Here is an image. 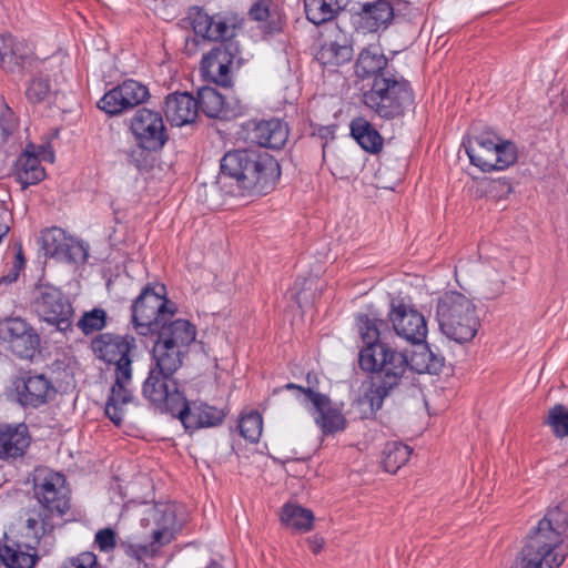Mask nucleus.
<instances>
[{"instance_id": "45", "label": "nucleus", "mask_w": 568, "mask_h": 568, "mask_svg": "<svg viewBox=\"0 0 568 568\" xmlns=\"http://www.w3.org/2000/svg\"><path fill=\"white\" fill-rule=\"evenodd\" d=\"M16 247L17 252L12 265L9 272L0 277V285H10L14 283L18 280L20 273L24 270L26 258L23 255L22 246L21 244H18Z\"/></svg>"}, {"instance_id": "3", "label": "nucleus", "mask_w": 568, "mask_h": 568, "mask_svg": "<svg viewBox=\"0 0 568 568\" xmlns=\"http://www.w3.org/2000/svg\"><path fill=\"white\" fill-rule=\"evenodd\" d=\"M94 356L114 366V382L105 404V415L116 426L121 425L128 405L134 400L133 364L138 356L136 339L132 335L101 333L91 341Z\"/></svg>"}, {"instance_id": "39", "label": "nucleus", "mask_w": 568, "mask_h": 568, "mask_svg": "<svg viewBox=\"0 0 568 568\" xmlns=\"http://www.w3.org/2000/svg\"><path fill=\"white\" fill-rule=\"evenodd\" d=\"M51 84L48 78L37 75L30 80L26 89V98L32 104H38L50 95Z\"/></svg>"}, {"instance_id": "33", "label": "nucleus", "mask_w": 568, "mask_h": 568, "mask_svg": "<svg viewBox=\"0 0 568 568\" xmlns=\"http://www.w3.org/2000/svg\"><path fill=\"white\" fill-rule=\"evenodd\" d=\"M281 521L284 526L301 532L313 528V511L295 504H286L281 511Z\"/></svg>"}, {"instance_id": "15", "label": "nucleus", "mask_w": 568, "mask_h": 568, "mask_svg": "<svg viewBox=\"0 0 568 568\" xmlns=\"http://www.w3.org/2000/svg\"><path fill=\"white\" fill-rule=\"evenodd\" d=\"M131 130L136 141L146 149H162L168 140L161 113L150 109L138 110L131 120Z\"/></svg>"}, {"instance_id": "4", "label": "nucleus", "mask_w": 568, "mask_h": 568, "mask_svg": "<svg viewBox=\"0 0 568 568\" xmlns=\"http://www.w3.org/2000/svg\"><path fill=\"white\" fill-rule=\"evenodd\" d=\"M520 568H559L568 556V499L547 508L525 538Z\"/></svg>"}, {"instance_id": "19", "label": "nucleus", "mask_w": 568, "mask_h": 568, "mask_svg": "<svg viewBox=\"0 0 568 568\" xmlns=\"http://www.w3.org/2000/svg\"><path fill=\"white\" fill-rule=\"evenodd\" d=\"M155 525L152 537L156 542H171L176 530L175 510L169 504H155L149 508L142 518V524L148 526L150 523Z\"/></svg>"}, {"instance_id": "43", "label": "nucleus", "mask_w": 568, "mask_h": 568, "mask_svg": "<svg viewBox=\"0 0 568 568\" xmlns=\"http://www.w3.org/2000/svg\"><path fill=\"white\" fill-rule=\"evenodd\" d=\"M189 18L191 19L195 34L207 40L214 18L204 12L200 7L191 8Z\"/></svg>"}, {"instance_id": "40", "label": "nucleus", "mask_w": 568, "mask_h": 568, "mask_svg": "<svg viewBox=\"0 0 568 568\" xmlns=\"http://www.w3.org/2000/svg\"><path fill=\"white\" fill-rule=\"evenodd\" d=\"M555 436L562 438L568 437V409L561 404L555 405L549 409L548 417L546 419Z\"/></svg>"}, {"instance_id": "31", "label": "nucleus", "mask_w": 568, "mask_h": 568, "mask_svg": "<svg viewBox=\"0 0 568 568\" xmlns=\"http://www.w3.org/2000/svg\"><path fill=\"white\" fill-rule=\"evenodd\" d=\"M44 176V169L41 166L38 156L28 151L20 155L17 161L16 178L21 185V190L38 184Z\"/></svg>"}, {"instance_id": "36", "label": "nucleus", "mask_w": 568, "mask_h": 568, "mask_svg": "<svg viewBox=\"0 0 568 568\" xmlns=\"http://www.w3.org/2000/svg\"><path fill=\"white\" fill-rule=\"evenodd\" d=\"M315 57L323 65L337 67L352 59L353 49L346 43L341 44L337 41H329L322 44Z\"/></svg>"}, {"instance_id": "30", "label": "nucleus", "mask_w": 568, "mask_h": 568, "mask_svg": "<svg viewBox=\"0 0 568 568\" xmlns=\"http://www.w3.org/2000/svg\"><path fill=\"white\" fill-rule=\"evenodd\" d=\"M387 59L381 52L379 48L369 45L364 49L356 62V73L361 78L372 77L376 78L378 74L392 73L386 70Z\"/></svg>"}, {"instance_id": "57", "label": "nucleus", "mask_w": 568, "mask_h": 568, "mask_svg": "<svg viewBox=\"0 0 568 568\" xmlns=\"http://www.w3.org/2000/svg\"><path fill=\"white\" fill-rule=\"evenodd\" d=\"M38 526V520L34 518H29L27 520V527L31 530H36V527Z\"/></svg>"}, {"instance_id": "51", "label": "nucleus", "mask_w": 568, "mask_h": 568, "mask_svg": "<svg viewBox=\"0 0 568 568\" xmlns=\"http://www.w3.org/2000/svg\"><path fill=\"white\" fill-rule=\"evenodd\" d=\"M74 568H100L97 555L91 551H84L73 558Z\"/></svg>"}, {"instance_id": "46", "label": "nucleus", "mask_w": 568, "mask_h": 568, "mask_svg": "<svg viewBox=\"0 0 568 568\" xmlns=\"http://www.w3.org/2000/svg\"><path fill=\"white\" fill-rule=\"evenodd\" d=\"M116 532L112 528H103L97 531L94 542L101 552H111L116 547Z\"/></svg>"}, {"instance_id": "17", "label": "nucleus", "mask_w": 568, "mask_h": 568, "mask_svg": "<svg viewBox=\"0 0 568 568\" xmlns=\"http://www.w3.org/2000/svg\"><path fill=\"white\" fill-rule=\"evenodd\" d=\"M185 429L195 430L202 427H214L224 419V412L214 406L201 402H187L183 399L175 415Z\"/></svg>"}, {"instance_id": "12", "label": "nucleus", "mask_w": 568, "mask_h": 568, "mask_svg": "<svg viewBox=\"0 0 568 568\" xmlns=\"http://www.w3.org/2000/svg\"><path fill=\"white\" fill-rule=\"evenodd\" d=\"M0 336L8 343L9 349L20 358H32L40 346V336L37 331L20 317L2 321Z\"/></svg>"}, {"instance_id": "32", "label": "nucleus", "mask_w": 568, "mask_h": 568, "mask_svg": "<svg viewBox=\"0 0 568 568\" xmlns=\"http://www.w3.org/2000/svg\"><path fill=\"white\" fill-rule=\"evenodd\" d=\"M351 134L367 152L376 153L382 149L383 138L364 118H356L351 122Z\"/></svg>"}, {"instance_id": "34", "label": "nucleus", "mask_w": 568, "mask_h": 568, "mask_svg": "<svg viewBox=\"0 0 568 568\" xmlns=\"http://www.w3.org/2000/svg\"><path fill=\"white\" fill-rule=\"evenodd\" d=\"M195 100L197 111L201 110L209 118H224L227 114L224 97L214 88H201Z\"/></svg>"}, {"instance_id": "21", "label": "nucleus", "mask_w": 568, "mask_h": 568, "mask_svg": "<svg viewBox=\"0 0 568 568\" xmlns=\"http://www.w3.org/2000/svg\"><path fill=\"white\" fill-rule=\"evenodd\" d=\"M287 138V125L278 119L256 122L250 131L252 142L268 149H281L286 143Z\"/></svg>"}, {"instance_id": "8", "label": "nucleus", "mask_w": 568, "mask_h": 568, "mask_svg": "<svg viewBox=\"0 0 568 568\" xmlns=\"http://www.w3.org/2000/svg\"><path fill=\"white\" fill-rule=\"evenodd\" d=\"M164 294L163 285H148L133 302L132 323L140 335L155 334L161 323L172 320L174 310L168 306Z\"/></svg>"}, {"instance_id": "58", "label": "nucleus", "mask_w": 568, "mask_h": 568, "mask_svg": "<svg viewBox=\"0 0 568 568\" xmlns=\"http://www.w3.org/2000/svg\"><path fill=\"white\" fill-rule=\"evenodd\" d=\"M206 568H222V567L216 562H211Z\"/></svg>"}, {"instance_id": "10", "label": "nucleus", "mask_w": 568, "mask_h": 568, "mask_svg": "<svg viewBox=\"0 0 568 568\" xmlns=\"http://www.w3.org/2000/svg\"><path fill=\"white\" fill-rule=\"evenodd\" d=\"M31 305L40 320L58 331L67 332L71 327V304L63 301L58 288L49 285L36 287Z\"/></svg>"}, {"instance_id": "41", "label": "nucleus", "mask_w": 568, "mask_h": 568, "mask_svg": "<svg viewBox=\"0 0 568 568\" xmlns=\"http://www.w3.org/2000/svg\"><path fill=\"white\" fill-rule=\"evenodd\" d=\"M262 417L257 412L242 416L239 423L241 435L252 443H256L262 434Z\"/></svg>"}, {"instance_id": "26", "label": "nucleus", "mask_w": 568, "mask_h": 568, "mask_svg": "<svg viewBox=\"0 0 568 568\" xmlns=\"http://www.w3.org/2000/svg\"><path fill=\"white\" fill-rule=\"evenodd\" d=\"M29 48L10 34H0V67L7 72L18 71L29 59Z\"/></svg>"}, {"instance_id": "5", "label": "nucleus", "mask_w": 568, "mask_h": 568, "mask_svg": "<svg viewBox=\"0 0 568 568\" xmlns=\"http://www.w3.org/2000/svg\"><path fill=\"white\" fill-rule=\"evenodd\" d=\"M364 104L379 118L394 120L404 116L414 104V93L409 82L395 73L378 74L369 90L363 93Z\"/></svg>"}, {"instance_id": "59", "label": "nucleus", "mask_w": 568, "mask_h": 568, "mask_svg": "<svg viewBox=\"0 0 568 568\" xmlns=\"http://www.w3.org/2000/svg\"><path fill=\"white\" fill-rule=\"evenodd\" d=\"M564 111L568 114V101H566L564 104Z\"/></svg>"}, {"instance_id": "38", "label": "nucleus", "mask_w": 568, "mask_h": 568, "mask_svg": "<svg viewBox=\"0 0 568 568\" xmlns=\"http://www.w3.org/2000/svg\"><path fill=\"white\" fill-rule=\"evenodd\" d=\"M106 325V313L102 308H93L90 312H85L77 323V326L89 335L94 332L102 331Z\"/></svg>"}, {"instance_id": "16", "label": "nucleus", "mask_w": 568, "mask_h": 568, "mask_svg": "<svg viewBox=\"0 0 568 568\" xmlns=\"http://www.w3.org/2000/svg\"><path fill=\"white\" fill-rule=\"evenodd\" d=\"M285 389H295L303 394L305 402L312 403L318 416L315 417L317 425L324 434H334L345 428V418L335 408L331 406V399L321 393L314 392L311 387L298 386L294 383H288L284 386Z\"/></svg>"}, {"instance_id": "44", "label": "nucleus", "mask_w": 568, "mask_h": 568, "mask_svg": "<svg viewBox=\"0 0 568 568\" xmlns=\"http://www.w3.org/2000/svg\"><path fill=\"white\" fill-rule=\"evenodd\" d=\"M159 149H146L139 142L138 145L126 152L128 162L138 170H148L152 165L151 152Z\"/></svg>"}, {"instance_id": "54", "label": "nucleus", "mask_w": 568, "mask_h": 568, "mask_svg": "<svg viewBox=\"0 0 568 568\" xmlns=\"http://www.w3.org/2000/svg\"><path fill=\"white\" fill-rule=\"evenodd\" d=\"M250 16L255 21H265L268 18V9L261 4H255L251 8Z\"/></svg>"}, {"instance_id": "27", "label": "nucleus", "mask_w": 568, "mask_h": 568, "mask_svg": "<svg viewBox=\"0 0 568 568\" xmlns=\"http://www.w3.org/2000/svg\"><path fill=\"white\" fill-rule=\"evenodd\" d=\"M187 352L168 345V342H154L152 348V363L150 368L175 375L183 364V357Z\"/></svg>"}, {"instance_id": "11", "label": "nucleus", "mask_w": 568, "mask_h": 568, "mask_svg": "<svg viewBox=\"0 0 568 568\" xmlns=\"http://www.w3.org/2000/svg\"><path fill=\"white\" fill-rule=\"evenodd\" d=\"M142 395L154 407L175 415L181 407L184 395L179 390V384L174 375L160 373L150 368L148 377L142 384Z\"/></svg>"}, {"instance_id": "48", "label": "nucleus", "mask_w": 568, "mask_h": 568, "mask_svg": "<svg viewBox=\"0 0 568 568\" xmlns=\"http://www.w3.org/2000/svg\"><path fill=\"white\" fill-rule=\"evenodd\" d=\"M430 356H432V349L428 346H425L419 352H415L412 355L410 361H408L410 374L413 372H416L418 374L427 373V371H428L427 357H430Z\"/></svg>"}, {"instance_id": "20", "label": "nucleus", "mask_w": 568, "mask_h": 568, "mask_svg": "<svg viewBox=\"0 0 568 568\" xmlns=\"http://www.w3.org/2000/svg\"><path fill=\"white\" fill-rule=\"evenodd\" d=\"M155 333L158 334L156 341L168 342V345L184 352H187L189 346L196 337L195 327L186 320L164 321L159 325V329H155Z\"/></svg>"}, {"instance_id": "2", "label": "nucleus", "mask_w": 568, "mask_h": 568, "mask_svg": "<svg viewBox=\"0 0 568 568\" xmlns=\"http://www.w3.org/2000/svg\"><path fill=\"white\" fill-rule=\"evenodd\" d=\"M281 176L278 162L257 149L230 151L221 159L220 173L211 187L227 194H266Z\"/></svg>"}, {"instance_id": "25", "label": "nucleus", "mask_w": 568, "mask_h": 568, "mask_svg": "<svg viewBox=\"0 0 568 568\" xmlns=\"http://www.w3.org/2000/svg\"><path fill=\"white\" fill-rule=\"evenodd\" d=\"M16 390L21 405L38 407L47 399L50 382L43 375L28 376L16 382Z\"/></svg>"}, {"instance_id": "24", "label": "nucleus", "mask_w": 568, "mask_h": 568, "mask_svg": "<svg viewBox=\"0 0 568 568\" xmlns=\"http://www.w3.org/2000/svg\"><path fill=\"white\" fill-rule=\"evenodd\" d=\"M41 248L47 257L59 262H71V236L61 227L52 226L42 231L40 236Z\"/></svg>"}, {"instance_id": "49", "label": "nucleus", "mask_w": 568, "mask_h": 568, "mask_svg": "<svg viewBox=\"0 0 568 568\" xmlns=\"http://www.w3.org/2000/svg\"><path fill=\"white\" fill-rule=\"evenodd\" d=\"M90 245L88 242L83 240H73V264H79L81 266L85 264H94L90 262Z\"/></svg>"}, {"instance_id": "50", "label": "nucleus", "mask_w": 568, "mask_h": 568, "mask_svg": "<svg viewBox=\"0 0 568 568\" xmlns=\"http://www.w3.org/2000/svg\"><path fill=\"white\" fill-rule=\"evenodd\" d=\"M234 37V28H231L225 21L223 20H213V26L211 28V32L209 34V39L211 41H219V40H227Z\"/></svg>"}, {"instance_id": "14", "label": "nucleus", "mask_w": 568, "mask_h": 568, "mask_svg": "<svg viewBox=\"0 0 568 568\" xmlns=\"http://www.w3.org/2000/svg\"><path fill=\"white\" fill-rule=\"evenodd\" d=\"M388 320L394 332L402 339L413 345L425 342L428 333L427 322L416 308L404 303L392 304Z\"/></svg>"}, {"instance_id": "37", "label": "nucleus", "mask_w": 568, "mask_h": 568, "mask_svg": "<svg viewBox=\"0 0 568 568\" xmlns=\"http://www.w3.org/2000/svg\"><path fill=\"white\" fill-rule=\"evenodd\" d=\"M412 448L399 442L387 443L383 449L382 464L387 473L395 474L405 465L412 454Z\"/></svg>"}, {"instance_id": "28", "label": "nucleus", "mask_w": 568, "mask_h": 568, "mask_svg": "<svg viewBox=\"0 0 568 568\" xmlns=\"http://www.w3.org/2000/svg\"><path fill=\"white\" fill-rule=\"evenodd\" d=\"M361 18L368 31L375 32L386 28L394 18V8L389 0L366 2L362 7Z\"/></svg>"}, {"instance_id": "53", "label": "nucleus", "mask_w": 568, "mask_h": 568, "mask_svg": "<svg viewBox=\"0 0 568 568\" xmlns=\"http://www.w3.org/2000/svg\"><path fill=\"white\" fill-rule=\"evenodd\" d=\"M427 363H428L427 373L428 374H437L442 371L444 363H445V358L442 355L436 354L432 351V356L427 357Z\"/></svg>"}, {"instance_id": "7", "label": "nucleus", "mask_w": 568, "mask_h": 568, "mask_svg": "<svg viewBox=\"0 0 568 568\" xmlns=\"http://www.w3.org/2000/svg\"><path fill=\"white\" fill-rule=\"evenodd\" d=\"M470 163L484 172L505 170L513 165L518 158L516 145L509 140H503L491 131H485L463 142Z\"/></svg>"}, {"instance_id": "18", "label": "nucleus", "mask_w": 568, "mask_h": 568, "mask_svg": "<svg viewBox=\"0 0 568 568\" xmlns=\"http://www.w3.org/2000/svg\"><path fill=\"white\" fill-rule=\"evenodd\" d=\"M163 111L172 125L182 126L195 121L197 102L187 92H174L165 98Z\"/></svg>"}, {"instance_id": "47", "label": "nucleus", "mask_w": 568, "mask_h": 568, "mask_svg": "<svg viewBox=\"0 0 568 568\" xmlns=\"http://www.w3.org/2000/svg\"><path fill=\"white\" fill-rule=\"evenodd\" d=\"M18 122L13 111L6 104H0V130L4 138L12 134L17 129Z\"/></svg>"}, {"instance_id": "29", "label": "nucleus", "mask_w": 568, "mask_h": 568, "mask_svg": "<svg viewBox=\"0 0 568 568\" xmlns=\"http://www.w3.org/2000/svg\"><path fill=\"white\" fill-rule=\"evenodd\" d=\"M349 2L351 0H304V7L307 19L320 26L333 20Z\"/></svg>"}, {"instance_id": "22", "label": "nucleus", "mask_w": 568, "mask_h": 568, "mask_svg": "<svg viewBox=\"0 0 568 568\" xmlns=\"http://www.w3.org/2000/svg\"><path fill=\"white\" fill-rule=\"evenodd\" d=\"M30 445L28 427L24 424L0 426V459H16L24 455Z\"/></svg>"}, {"instance_id": "52", "label": "nucleus", "mask_w": 568, "mask_h": 568, "mask_svg": "<svg viewBox=\"0 0 568 568\" xmlns=\"http://www.w3.org/2000/svg\"><path fill=\"white\" fill-rule=\"evenodd\" d=\"M513 190L511 184L507 180H495L489 183V193L500 195L508 194Z\"/></svg>"}, {"instance_id": "13", "label": "nucleus", "mask_w": 568, "mask_h": 568, "mask_svg": "<svg viewBox=\"0 0 568 568\" xmlns=\"http://www.w3.org/2000/svg\"><path fill=\"white\" fill-rule=\"evenodd\" d=\"M149 89L135 80H125L108 91L98 102V108L109 115L129 111L148 100Z\"/></svg>"}, {"instance_id": "1", "label": "nucleus", "mask_w": 568, "mask_h": 568, "mask_svg": "<svg viewBox=\"0 0 568 568\" xmlns=\"http://www.w3.org/2000/svg\"><path fill=\"white\" fill-rule=\"evenodd\" d=\"M365 347L359 352V367L372 372L371 383L354 402L353 407L363 419L373 418L384 400L412 383L407 356L382 342L387 323L359 314L356 317Z\"/></svg>"}, {"instance_id": "6", "label": "nucleus", "mask_w": 568, "mask_h": 568, "mask_svg": "<svg viewBox=\"0 0 568 568\" xmlns=\"http://www.w3.org/2000/svg\"><path fill=\"white\" fill-rule=\"evenodd\" d=\"M436 318L442 333L459 344L470 342L480 325L473 302L455 291L438 297Z\"/></svg>"}, {"instance_id": "55", "label": "nucleus", "mask_w": 568, "mask_h": 568, "mask_svg": "<svg viewBox=\"0 0 568 568\" xmlns=\"http://www.w3.org/2000/svg\"><path fill=\"white\" fill-rule=\"evenodd\" d=\"M495 287L486 290L484 293V297L486 300H494L500 296L504 293L505 283L503 281H498L494 284Z\"/></svg>"}, {"instance_id": "35", "label": "nucleus", "mask_w": 568, "mask_h": 568, "mask_svg": "<svg viewBox=\"0 0 568 568\" xmlns=\"http://www.w3.org/2000/svg\"><path fill=\"white\" fill-rule=\"evenodd\" d=\"M0 560L8 568H33L38 556L37 552L23 550L20 544L12 542L0 546Z\"/></svg>"}, {"instance_id": "60", "label": "nucleus", "mask_w": 568, "mask_h": 568, "mask_svg": "<svg viewBox=\"0 0 568 568\" xmlns=\"http://www.w3.org/2000/svg\"><path fill=\"white\" fill-rule=\"evenodd\" d=\"M58 134H59V129H55L53 132V136L55 138V136H58Z\"/></svg>"}, {"instance_id": "56", "label": "nucleus", "mask_w": 568, "mask_h": 568, "mask_svg": "<svg viewBox=\"0 0 568 568\" xmlns=\"http://www.w3.org/2000/svg\"><path fill=\"white\" fill-rule=\"evenodd\" d=\"M307 542L310 545V548L314 554H318L323 546H324V539L318 536H313L307 539Z\"/></svg>"}, {"instance_id": "9", "label": "nucleus", "mask_w": 568, "mask_h": 568, "mask_svg": "<svg viewBox=\"0 0 568 568\" xmlns=\"http://www.w3.org/2000/svg\"><path fill=\"white\" fill-rule=\"evenodd\" d=\"M33 491L42 507L58 517H62L70 509V489L63 474L45 467L33 471Z\"/></svg>"}, {"instance_id": "42", "label": "nucleus", "mask_w": 568, "mask_h": 568, "mask_svg": "<svg viewBox=\"0 0 568 568\" xmlns=\"http://www.w3.org/2000/svg\"><path fill=\"white\" fill-rule=\"evenodd\" d=\"M168 544L169 542H156L152 537V541L149 545H135L123 541L121 542V548L126 556L132 557L138 561H142L146 557H154L159 549Z\"/></svg>"}, {"instance_id": "23", "label": "nucleus", "mask_w": 568, "mask_h": 568, "mask_svg": "<svg viewBox=\"0 0 568 568\" xmlns=\"http://www.w3.org/2000/svg\"><path fill=\"white\" fill-rule=\"evenodd\" d=\"M232 58L229 48L222 43L203 58L202 67L216 84L227 88L232 83L230 69Z\"/></svg>"}]
</instances>
